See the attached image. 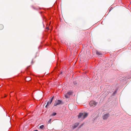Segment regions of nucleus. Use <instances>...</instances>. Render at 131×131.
<instances>
[{
  "label": "nucleus",
  "mask_w": 131,
  "mask_h": 131,
  "mask_svg": "<svg viewBox=\"0 0 131 131\" xmlns=\"http://www.w3.org/2000/svg\"><path fill=\"white\" fill-rule=\"evenodd\" d=\"M54 98V96H53L52 98L50 100V103H51L53 101V99Z\"/></svg>",
  "instance_id": "9b49d317"
},
{
  "label": "nucleus",
  "mask_w": 131,
  "mask_h": 131,
  "mask_svg": "<svg viewBox=\"0 0 131 131\" xmlns=\"http://www.w3.org/2000/svg\"><path fill=\"white\" fill-rule=\"evenodd\" d=\"M51 119H50L49 120V121H48V123H50V122H51Z\"/></svg>",
  "instance_id": "dca6fc26"
},
{
  "label": "nucleus",
  "mask_w": 131,
  "mask_h": 131,
  "mask_svg": "<svg viewBox=\"0 0 131 131\" xmlns=\"http://www.w3.org/2000/svg\"><path fill=\"white\" fill-rule=\"evenodd\" d=\"M56 114H57V113H53L51 115L52 116H54L56 115Z\"/></svg>",
  "instance_id": "4468645a"
},
{
  "label": "nucleus",
  "mask_w": 131,
  "mask_h": 131,
  "mask_svg": "<svg viewBox=\"0 0 131 131\" xmlns=\"http://www.w3.org/2000/svg\"><path fill=\"white\" fill-rule=\"evenodd\" d=\"M72 93V92L71 91H70L69 92H68L67 94L69 95H70H70H71Z\"/></svg>",
  "instance_id": "6e6552de"
},
{
  "label": "nucleus",
  "mask_w": 131,
  "mask_h": 131,
  "mask_svg": "<svg viewBox=\"0 0 131 131\" xmlns=\"http://www.w3.org/2000/svg\"><path fill=\"white\" fill-rule=\"evenodd\" d=\"M98 104L97 102H96L94 101H91L90 103L89 104L91 106H93V107L95 106Z\"/></svg>",
  "instance_id": "7ed1b4c3"
},
{
  "label": "nucleus",
  "mask_w": 131,
  "mask_h": 131,
  "mask_svg": "<svg viewBox=\"0 0 131 131\" xmlns=\"http://www.w3.org/2000/svg\"><path fill=\"white\" fill-rule=\"evenodd\" d=\"M70 96L68 94H67L66 93L65 95V97L66 98H68L70 97Z\"/></svg>",
  "instance_id": "1a4fd4ad"
},
{
  "label": "nucleus",
  "mask_w": 131,
  "mask_h": 131,
  "mask_svg": "<svg viewBox=\"0 0 131 131\" xmlns=\"http://www.w3.org/2000/svg\"><path fill=\"white\" fill-rule=\"evenodd\" d=\"M112 9V7H111L110 8V9L109 10V12H110Z\"/></svg>",
  "instance_id": "f3484780"
},
{
  "label": "nucleus",
  "mask_w": 131,
  "mask_h": 131,
  "mask_svg": "<svg viewBox=\"0 0 131 131\" xmlns=\"http://www.w3.org/2000/svg\"><path fill=\"white\" fill-rule=\"evenodd\" d=\"M96 54L98 56L101 55H102V53L100 52L97 51L96 52Z\"/></svg>",
  "instance_id": "0eeeda50"
},
{
  "label": "nucleus",
  "mask_w": 131,
  "mask_h": 131,
  "mask_svg": "<svg viewBox=\"0 0 131 131\" xmlns=\"http://www.w3.org/2000/svg\"><path fill=\"white\" fill-rule=\"evenodd\" d=\"M34 131H38V130H35Z\"/></svg>",
  "instance_id": "a211bd4d"
},
{
  "label": "nucleus",
  "mask_w": 131,
  "mask_h": 131,
  "mask_svg": "<svg viewBox=\"0 0 131 131\" xmlns=\"http://www.w3.org/2000/svg\"><path fill=\"white\" fill-rule=\"evenodd\" d=\"M51 103H50V100L49 101H48V102H47V105H46V106H45V107H47Z\"/></svg>",
  "instance_id": "423d86ee"
},
{
  "label": "nucleus",
  "mask_w": 131,
  "mask_h": 131,
  "mask_svg": "<svg viewBox=\"0 0 131 131\" xmlns=\"http://www.w3.org/2000/svg\"><path fill=\"white\" fill-rule=\"evenodd\" d=\"M110 116L109 113H107L103 115L102 116L104 120L106 119Z\"/></svg>",
  "instance_id": "20e7f679"
},
{
  "label": "nucleus",
  "mask_w": 131,
  "mask_h": 131,
  "mask_svg": "<svg viewBox=\"0 0 131 131\" xmlns=\"http://www.w3.org/2000/svg\"><path fill=\"white\" fill-rule=\"evenodd\" d=\"M3 28V26L2 24H0V30L2 29Z\"/></svg>",
  "instance_id": "9d476101"
},
{
  "label": "nucleus",
  "mask_w": 131,
  "mask_h": 131,
  "mask_svg": "<svg viewBox=\"0 0 131 131\" xmlns=\"http://www.w3.org/2000/svg\"><path fill=\"white\" fill-rule=\"evenodd\" d=\"M64 104L62 100H58L54 103V106H56L58 105H62Z\"/></svg>",
  "instance_id": "f03ea898"
},
{
  "label": "nucleus",
  "mask_w": 131,
  "mask_h": 131,
  "mask_svg": "<svg viewBox=\"0 0 131 131\" xmlns=\"http://www.w3.org/2000/svg\"><path fill=\"white\" fill-rule=\"evenodd\" d=\"M88 115V114L87 113H85L83 114V113H80L78 115V118H82V119H83L85 118Z\"/></svg>",
  "instance_id": "f257e3e1"
},
{
  "label": "nucleus",
  "mask_w": 131,
  "mask_h": 131,
  "mask_svg": "<svg viewBox=\"0 0 131 131\" xmlns=\"http://www.w3.org/2000/svg\"><path fill=\"white\" fill-rule=\"evenodd\" d=\"M117 90H116L113 93V95L114 96L115 94L116 93Z\"/></svg>",
  "instance_id": "ddd939ff"
},
{
  "label": "nucleus",
  "mask_w": 131,
  "mask_h": 131,
  "mask_svg": "<svg viewBox=\"0 0 131 131\" xmlns=\"http://www.w3.org/2000/svg\"><path fill=\"white\" fill-rule=\"evenodd\" d=\"M44 127V125H42L39 127V128H40L41 129H42Z\"/></svg>",
  "instance_id": "f8f14e48"
},
{
  "label": "nucleus",
  "mask_w": 131,
  "mask_h": 131,
  "mask_svg": "<svg viewBox=\"0 0 131 131\" xmlns=\"http://www.w3.org/2000/svg\"><path fill=\"white\" fill-rule=\"evenodd\" d=\"M79 123H75L74 126H73V128L74 129L78 126L79 125Z\"/></svg>",
  "instance_id": "39448f33"
},
{
  "label": "nucleus",
  "mask_w": 131,
  "mask_h": 131,
  "mask_svg": "<svg viewBox=\"0 0 131 131\" xmlns=\"http://www.w3.org/2000/svg\"><path fill=\"white\" fill-rule=\"evenodd\" d=\"M73 83L74 85H76L77 84V82L76 81H74L73 82Z\"/></svg>",
  "instance_id": "2eb2a0df"
},
{
  "label": "nucleus",
  "mask_w": 131,
  "mask_h": 131,
  "mask_svg": "<svg viewBox=\"0 0 131 131\" xmlns=\"http://www.w3.org/2000/svg\"><path fill=\"white\" fill-rule=\"evenodd\" d=\"M62 72H61V73H60V74H62Z\"/></svg>",
  "instance_id": "6ab92c4d"
}]
</instances>
